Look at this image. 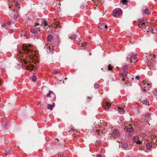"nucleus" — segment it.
<instances>
[{
    "mask_svg": "<svg viewBox=\"0 0 157 157\" xmlns=\"http://www.w3.org/2000/svg\"><path fill=\"white\" fill-rule=\"evenodd\" d=\"M55 106V104L54 102L52 103V105L48 104L47 105V108L48 109H50L51 110H52Z\"/></svg>",
    "mask_w": 157,
    "mask_h": 157,
    "instance_id": "nucleus-10",
    "label": "nucleus"
},
{
    "mask_svg": "<svg viewBox=\"0 0 157 157\" xmlns=\"http://www.w3.org/2000/svg\"><path fill=\"white\" fill-rule=\"evenodd\" d=\"M121 2L123 5H127L128 1L127 0H121Z\"/></svg>",
    "mask_w": 157,
    "mask_h": 157,
    "instance_id": "nucleus-22",
    "label": "nucleus"
},
{
    "mask_svg": "<svg viewBox=\"0 0 157 157\" xmlns=\"http://www.w3.org/2000/svg\"><path fill=\"white\" fill-rule=\"evenodd\" d=\"M99 87V85L98 84H95L94 85V87L95 88H97Z\"/></svg>",
    "mask_w": 157,
    "mask_h": 157,
    "instance_id": "nucleus-37",
    "label": "nucleus"
},
{
    "mask_svg": "<svg viewBox=\"0 0 157 157\" xmlns=\"http://www.w3.org/2000/svg\"><path fill=\"white\" fill-rule=\"evenodd\" d=\"M151 145L150 143H147L146 144V147L147 149L148 150H149L151 149Z\"/></svg>",
    "mask_w": 157,
    "mask_h": 157,
    "instance_id": "nucleus-21",
    "label": "nucleus"
},
{
    "mask_svg": "<svg viewBox=\"0 0 157 157\" xmlns=\"http://www.w3.org/2000/svg\"><path fill=\"white\" fill-rule=\"evenodd\" d=\"M142 90L143 91H144V92H146L147 90L146 89H143V90Z\"/></svg>",
    "mask_w": 157,
    "mask_h": 157,
    "instance_id": "nucleus-41",
    "label": "nucleus"
},
{
    "mask_svg": "<svg viewBox=\"0 0 157 157\" xmlns=\"http://www.w3.org/2000/svg\"><path fill=\"white\" fill-rule=\"evenodd\" d=\"M59 157H64V156H63V155H60Z\"/></svg>",
    "mask_w": 157,
    "mask_h": 157,
    "instance_id": "nucleus-42",
    "label": "nucleus"
},
{
    "mask_svg": "<svg viewBox=\"0 0 157 157\" xmlns=\"http://www.w3.org/2000/svg\"><path fill=\"white\" fill-rule=\"evenodd\" d=\"M122 13V10L120 9H115L113 10L112 15L115 17H118Z\"/></svg>",
    "mask_w": 157,
    "mask_h": 157,
    "instance_id": "nucleus-2",
    "label": "nucleus"
},
{
    "mask_svg": "<svg viewBox=\"0 0 157 157\" xmlns=\"http://www.w3.org/2000/svg\"><path fill=\"white\" fill-rule=\"evenodd\" d=\"M143 83L144 84V88H146L147 86H149V85H150V84L148 83L146 84V82L144 81H143Z\"/></svg>",
    "mask_w": 157,
    "mask_h": 157,
    "instance_id": "nucleus-29",
    "label": "nucleus"
},
{
    "mask_svg": "<svg viewBox=\"0 0 157 157\" xmlns=\"http://www.w3.org/2000/svg\"><path fill=\"white\" fill-rule=\"evenodd\" d=\"M29 46H31V44L29 45Z\"/></svg>",
    "mask_w": 157,
    "mask_h": 157,
    "instance_id": "nucleus-46",
    "label": "nucleus"
},
{
    "mask_svg": "<svg viewBox=\"0 0 157 157\" xmlns=\"http://www.w3.org/2000/svg\"><path fill=\"white\" fill-rule=\"evenodd\" d=\"M142 102L144 104L146 105H148V102L147 101L146 99L143 100Z\"/></svg>",
    "mask_w": 157,
    "mask_h": 157,
    "instance_id": "nucleus-27",
    "label": "nucleus"
},
{
    "mask_svg": "<svg viewBox=\"0 0 157 157\" xmlns=\"http://www.w3.org/2000/svg\"><path fill=\"white\" fill-rule=\"evenodd\" d=\"M128 74V72L127 71H124L123 73L121 74V75L122 78V81H124L125 79V77L127 76Z\"/></svg>",
    "mask_w": 157,
    "mask_h": 157,
    "instance_id": "nucleus-11",
    "label": "nucleus"
},
{
    "mask_svg": "<svg viewBox=\"0 0 157 157\" xmlns=\"http://www.w3.org/2000/svg\"><path fill=\"white\" fill-rule=\"evenodd\" d=\"M128 146V144L126 143H124L123 145V147L124 148H127Z\"/></svg>",
    "mask_w": 157,
    "mask_h": 157,
    "instance_id": "nucleus-30",
    "label": "nucleus"
},
{
    "mask_svg": "<svg viewBox=\"0 0 157 157\" xmlns=\"http://www.w3.org/2000/svg\"><path fill=\"white\" fill-rule=\"evenodd\" d=\"M84 6L83 5H81L80 6V8L81 9H83L84 8Z\"/></svg>",
    "mask_w": 157,
    "mask_h": 157,
    "instance_id": "nucleus-39",
    "label": "nucleus"
},
{
    "mask_svg": "<svg viewBox=\"0 0 157 157\" xmlns=\"http://www.w3.org/2000/svg\"><path fill=\"white\" fill-rule=\"evenodd\" d=\"M60 72L59 70H57L55 71L52 72V74L54 75H55L56 74H57Z\"/></svg>",
    "mask_w": 157,
    "mask_h": 157,
    "instance_id": "nucleus-32",
    "label": "nucleus"
},
{
    "mask_svg": "<svg viewBox=\"0 0 157 157\" xmlns=\"http://www.w3.org/2000/svg\"><path fill=\"white\" fill-rule=\"evenodd\" d=\"M144 117L145 120L147 119V121H149L151 118V114L150 113H147L144 115Z\"/></svg>",
    "mask_w": 157,
    "mask_h": 157,
    "instance_id": "nucleus-13",
    "label": "nucleus"
},
{
    "mask_svg": "<svg viewBox=\"0 0 157 157\" xmlns=\"http://www.w3.org/2000/svg\"><path fill=\"white\" fill-rule=\"evenodd\" d=\"M10 25L9 24L7 23H5L2 25V27L4 28H7L9 27V25Z\"/></svg>",
    "mask_w": 157,
    "mask_h": 157,
    "instance_id": "nucleus-24",
    "label": "nucleus"
},
{
    "mask_svg": "<svg viewBox=\"0 0 157 157\" xmlns=\"http://www.w3.org/2000/svg\"><path fill=\"white\" fill-rule=\"evenodd\" d=\"M87 43L86 42H85L84 43H82V42H79V45H81V46H84L85 45V44H86Z\"/></svg>",
    "mask_w": 157,
    "mask_h": 157,
    "instance_id": "nucleus-31",
    "label": "nucleus"
},
{
    "mask_svg": "<svg viewBox=\"0 0 157 157\" xmlns=\"http://www.w3.org/2000/svg\"><path fill=\"white\" fill-rule=\"evenodd\" d=\"M48 47V49L47 50V52L48 53H50V52H51V53H52V52H53L54 50V48L52 47L51 48L50 47V45H48V44H47Z\"/></svg>",
    "mask_w": 157,
    "mask_h": 157,
    "instance_id": "nucleus-15",
    "label": "nucleus"
},
{
    "mask_svg": "<svg viewBox=\"0 0 157 157\" xmlns=\"http://www.w3.org/2000/svg\"><path fill=\"white\" fill-rule=\"evenodd\" d=\"M134 142L138 144H140L141 142L138 136H135L133 138Z\"/></svg>",
    "mask_w": 157,
    "mask_h": 157,
    "instance_id": "nucleus-8",
    "label": "nucleus"
},
{
    "mask_svg": "<svg viewBox=\"0 0 157 157\" xmlns=\"http://www.w3.org/2000/svg\"><path fill=\"white\" fill-rule=\"evenodd\" d=\"M130 56L132 59H134V61H133L131 59H130V61L132 62H135V60L136 58V55L134 53L132 52L130 54Z\"/></svg>",
    "mask_w": 157,
    "mask_h": 157,
    "instance_id": "nucleus-7",
    "label": "nucleus"
},
{
    "mask_svg": "<svg viewBox=\"0 0 157 157\" xmlns=\"http://www.w3.org/2000/svg\"><path fill=\"white\" fill-rule=\"evenodd\" d=\"M76 37V36L75 35L73 34V35H71L70 36H69V38L71 39H73L75 38Z\"/></svg>",
    "mask_w": 157,
    "mask_h": 157,
    "instance_id": "nucleus-28",
    "label": "nucleus"
},
{
    "mask_svg": "<svg viewBox=\"0 0 157 157\" xmlns=\"http://www.w3.org/2000/svg\"><path fill=\"white\" fill-rule=\"evenodd\" d=\"M19 5V4L17 2H16L15 4L14 5V7H15V8L14 9L13 11L14 12H15L16 14L15 15V17H17L18 15V12L20 8L17 7V6Z\"/></svg>",
    "mask_w": 157,
    "mask_h": 157,
    "instance_id": "nucleus-6",
    "label": "nucleus"
},
{
    "mask_svg": "<svg viewBox=\"0 0 157 157\" xmlns=\"http://www.w3.org/2000/svg\"><path fill=\"white\" fill-rule=\"evenodd\" d=\"M138 26L144 32H151L153 31L152 27L147 25V23H145L144 20L139 21Z\"/></svg>",
    "mask_w": 157,
    "mask_h": 157,
    "instance_id": "nucleus-1",
    "label": "nucleus"
},
{
    "mask_svg": "<svg viewBox=\"0 0 157 157\" xmlns=\"http://www.w3.org/2000/svg\"><path fill=\"white\" fill-rule=\"evenodd\" d=\"M30 31L32 33H35V34H36L37 33V30L35 29H32Z\"/></svg>",
    "mask_w": 157,
    "mask_h": 157,
    "instance_id": "nucleus-26",
    "label": "nucleus"
},
{
    "mask_svg": "<svg viewBox=\"0 0 157 157\" xmlns=\"http://www.w3.org/2000/svg\"><path fill=\"white\" fill-rule=\"evenodd\" d=\"M26 69L30 71H32L34 68V66L33 65H30V66H27L26 67Z\"/></svg>",
    "mask_w": 157,
    "mask_h": 157,
    "instance_id": "nucleus-18",
    "label": "nucleus"
},
{
    "mask_svg": "<svg viewBox=\"0 0 157 157\" xmlns=\"http://www.w3.org/2000/svg\"><path fill=\"white\" fill-rule=\"evenodd\" d=\"M32 80L33 82H35L36 81V76L35 75H33L32 77Z\"/></svg>",
    "mask_w": 157,
    "mask_h": 157,
    "instance_id": "nucleus-25",
    "label": "nucleus"
},
{
    "mask_svg": "<svg viewBox=\"0 0 157 157\" xmlns=\"http://www.w3.org/2000/svg\"><path fill=\"white\" fill-rule=\"evenodd\" d=\"M40 25L41 26H43V27H44L47 26H48L49 27H50V26L48 24L47 22L46 21H43Z\"/></svg>",
    "mask_w": 157,
    "mask_h": 157,
    "instance_id": "nucleus-14",
    "label": "nucleus"
},
{
    "mask_svg": "<svg viewBox=\"0 0 157 157\" xmlns=\"http://www.w3.org/2000/svg\"><path fill=\"white\" fill-rule=\"evenodd\" d=\"M99 29L104 30L107 28V26L105 25L104 24H101L99 25Z\"/></svg>",
    "mask_w": 157,
    "mask_h": 157,
    "instance_id": "nucleus-12",
    "label": "nucleus"
},
{
    "mask_svg": "<svg viewBox=\"0 0 157 157\" xmlns=\"http://www.w3.org/2000/svg\"><path fill=\"white\" fill-rule=\"evenodd\" d=\"M111 134L112 136L115 138L119 137L120 133L119 130L117 128H114L111 130Z\"/></svg>",
    "mask_w": 157,
    "mask_h": 157,
    "instance_id": "nucleus-3",
    "label": "nucleus"
},
{
    "mask_svg": "<svg viewBox=\"0 0 157 157\" xmlns=\"http://www.w3.org/2000/svg\"><path fill=\"white\" fill-rule=\"evenodd\" d=\"M108 70H111L112 68V67L110 64H109L108 66Z\"/></svg>",
    "mask_w": 157,
    "mask_h": 157,
    "instance_id": "nucleus-35",
    "label": "nucleus"
},
{
    "mask_svg": "<svg viewBox=\"0 0 157 157\" xmlns=\"http://www.w3.org/2000/svg\"><path fill=\"white\" fill-rule=\"evenodd\" d=\"M22 48L26 53L29 54L30 53H32L33 51V50H31L29 48H28V46L27 45H23L22 47Z\"/></svg>",
    "mask_w": 157,
    "mask_h": 157,
    "instance_id": "nucleus-5",
    "label": "nucleus"
},
{
    "mask_svg": "<svg viewBox=\"0 0 157 157\" xmlns=\"http://www.w3.org/2000/svg\"><path fill=\"white\" fill-rule=\"evenodd\" d=\"M128 66L127 65H125L122 67V69L124 70L128 68Z\"/></svg>",
    "mask_w": 157,
    "mask_h": 157,
    "instance_id": "nucleus-33",
    "label": "nucleus"
},
{
    "mask_svg": "<svg viewBox=\"0 0 157 157\" xmlns=\"http://www.w3.org/2000/svg\"><path fill=\"white\" fill-rule=\"evenodd\" d=\"M48 97H50L51 98V100L52 101H54L56 100V95L52 91H50L48 94L46 95Z\"/></svg>",
    "mask_w": 157,
    "mask_h": 157,
    "instance_id": "nucleus-4",
    "label": "nucleus"
},
{
    "mask_svg": "<svg viewBox=\"0 0 157 157\" xmlns=\"http://www.w3.org/2000/svg\"><path fill=\"white\" fill-rule=\"evenodd\" d=\"M101 132L100 133V134H102V133L103 131H102V130H101Z\"/></svg>",
    "mask_w": 157,
    "mask_h": 157,
    "instance_id": "nucleus-44",
    "label": "nucleus"
},
{
    "mask_svg": "<svg viewBox=\"0 0 157 157\" xmlns=\"http://www.w3.org/2000/svg\"><path fill=\"white\" fill-rule=\"evenodd\" d=\"M105 104H106V105H105L104 107V108L106 110L108 109L110 107V106L112 105V103L110 104H109L107 102H105Z\"/></svg>",
    "mask_w": 157,
    "mask_h": 157,
    "instance_id": "nucleus-17",
    "label": "nucleus"
},
{
    "mask_svg": "<svg viewBox=\"0 0 157 157\" xmlns=\"http://www.w3.org/2000/svg\"><path fill=\"white\" fill-rule=\"evenodd\" d=\"M126 130L127 132H132L134 131L131 125H129L128 127L127 128Z\"/></svg>",
    "mask_w": 157,
    "mask_h": 157,
    "instance_id": "nucleus-16",
    "label": "nucleus"
},
{
    "mask_svg": "<svg viewBox=\"0 0 157 157\" xmlns=\"http://www.w3.org/2000/svg\"><path fill=\"white\" fill-rule=\"evenodd\" d=\"M147 64L148 67H149L150 69H152L153 66L154 65L153 61L152 60H151L150 62L149 61V60H148V61L147 62Z\"/></svg>",
    "mask_w": 157,
    "mask_h": 157,
    "instance_id": "nucleus-9",
    "label": "nucleus"
},
{
    "mask_svg": "<svg viewBox=\"0 0 157 157\" xmlns=\"http://www.w3.org/2000/svg\"><path fill=\"white\" fill-rule=\"evenodd\" d=\"M93 130L94 131L95 130L96 132H98V134H99L100 133V131L98 129H97V128H93Z\"/></svg>",
    "mask_w": 157,
    "mask_h": 157,
    "instance_id": "nucleus-34",
    "label": "nucleus"
},
{
    "mask_svg": "<svg viewBox=\"0 0 157 157\" xmlns=\"http://www.w3.org/2000/svg\"><path fill=\"white\" fill-rule=\"evenodd\" d=\"M97 157H102V156L100 154H98L97 156Z\"/></svg>",
    "mask_w": 157,
    "mask_h": 157,
    "instance_id": "nucleus-40",
    "label": "nucleus"
},
{
    "mask_svg": "<svg viewBox=\"0 0 157 157\" xmlns=\"http://www.w3.org/2000/svg\"><path fill=\"white\" fill-rule=\"evenodd\" d=\"M40 22H39L38 21H36L35 22V25L36 26L37 25H39L40 24Z\"/></svg>",
    "mask_w": 157,
    "mask_h": 157,
    "instance_id": "nucleus-36",
    "label": "nucleus"
},
{
    "mask_svg": "<svg viewBox=\"0 0 157 157\" xmlns=\"http://www.w3.org/2000/svg\"><path fill=\"white\" fill-rule=\"evenodd\" d=\"M11 7V6H9V8H10Z\"/></svg>",
    "mask_w": 157,
    "mask_h": 157,
    "instance_id": "nucleus-45",
    "label": "nucleus"
},
{
    "mask_svg": "<svg viewBox=\"0 0 157 157\" xmlns=\"http://www.w3.org/2000/svg\"><path fill=\"white\" fill-rule=\"evenodd\" d=\"M126 157H129V156H127Z\"/></svg>",
    "mask_w": 157,
    "mask_h": 157,
    "instance_id": "nucleus-47",
    "label": "nucleus"
},
{
    "mask_svg": "<svg viewBox=\"0 0 157 157\" xmlns=\"http://www.w3.org/2000/svg\"><path fill=\"white\" fill-rule=\"evenodd\" d=\"M155 39L156 40V41H157V36L156 37V38H155Z\"/></svg>",
    "mask_w": 157,
    "mask_h": 157,
    "instance_id": "nucleus-43",
    "label": "nucleus"
},
{
    "mask_svg": "<svg viewBox=\"0 0 157 157\" xmlns=\"http://www.w3.org/2000/svg\"><path fill=\"white\" fill-rule=\"evenodd\" d=\"M118 112L121 114H123L124 113L125 111L121 108L118 107Z\"/></svg>",
    "mask_w": 157,
    "mask_h": 157,
    "instance_id": "nucleus-19",
    "label": "nucleus"
},
{
    "mask_svg": "<svg viewBox=\"0 0 157 157\" xmlns=\"http://www.w3.org/2000/svg\"><path fill=\"white\" fill-rule=\"evenodd\" d=\"M53 39V36L52 35H49L47 37V40L49 41H52Z\"/></svg>",
    "mask_w": 157,
    "mask_h": 157,
    "instance_id": "nucleus-20",
    "label": "nucleus"
},
{
    "mask_svg": "<svg viewBox=\"0 0 157 157\" xmlns=\"http://www.w3.org/2000/svg\"><path fill=\"white\" fill-rule=\"evenodd\" d=\"M150 13V12L148 9H146L144 12V13L145 15H148Z\"/></svg>",
    "mask_w": 157,
    "mask_h": 157,
    "instance_id": "nucleus-23",
    "label": "nucleus"
},
{
    "mask_svg": "<svg viewBox=\"0 0 157 157\" xmlns=\"http://www.w3.org/2000/svg\"><path fill=\"white\" fill-rule=\"evenodd\" d=\"M135 78L138 80H139L140 79V77L139 76L137 75L136 77Z\"/></svg>",
    "mask_w": 157,
    "mask_h": 157,
    "instance_id": "nucleus-38",
    "label": "nucleus"
}]
</instances>
